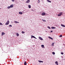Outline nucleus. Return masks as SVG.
Instances as JSON below:
<instances>
[{
    "instance_id": "f257e3e1",
    "label": "nucleus",
    "mask_w": 65,
    "mask_h": 65,
    "mask_svg": "<svg viewBox=\"0 0 65 65\" xmlns=\"http://www.w3.org/2000/svg\"><path fill=\"white\" fill-rule=\"evenodd\" d=\"M63 12H61L59 13V14H58V17H60V16H61L63 14Z\"/></svg>"
},
{
    "instance_id": "f03ea898",
    "label": "nucleus",
    "mask_w": 65,
    "mask_h": 65,
    "mask_svg": "<svg viewBox=\"0 0 65 65\" xmlns=\"http://www.w3.org/2000/svg\"><path fill=\"white\" fill-rule=\"evenodd\" d=\"M9 24V21H8L7 22L5 23L6 25H8Z\"/></svg>"
},
{
    "instance_id": "7ed1b4c3",
    "label": "nucleus",
    "mask_w": 65,
    "mask_h": 65,
    "mask_svg": "<svg viewBox=\"0 0 65 65\" xmlns=\"http://www.w3.org/2000/svg\"><path fill=\"white\" fill-rule=\"evenodd\" d=\"M39 38L40 39V40H43V39L40 37H39Z\"/></svg>"
},
{
    "instance_id": "20e7f679",
    "label": "nucleus",
    "mask_w": 65,
    "mask_h": 65,
    "mask_svg": "<svg viewBox=\"0 0 65 65\" xmlns=\"http://www.w3.org/2000/svg\"><path fill=\"white\" fill-rule=\"evenodd\" d=\"M30 2V0H27V1L26 2V3H29Z\"/></svg>"
},
{
    "instance_id": "39448f33",
    "label": "nucleus",
    "mask_w": 65,
    "mask_h": 65,
    "mask_svg": "<svg viewBox=\"0 0 65 65\" xmlns=\"http://www.w3.org/2000/svg\"><path fill=\"white\" fill-rule=\"evenodd\" d=\"M45 13L44 12L42 14V15H43V16L45 15Z\"/></svg>"
},
{
    "instance_id": "423d86ee",
    "label": "nucleus",
    "mask_w": 65,
    "mask_h": 65,
    "mask_svg": "<svg viewBox=\"0 0 65 65\" xmlns=\"http://www.w3.org/2000/svg\"><path fill=\"white\" fill-rule=\"evenodd\" d=\"M55 63L56 64V65H58V62L57 61H56L55 62Z\"/></svg>"
},
{
    "instance_id": "0eeeda50",
    "label": "nucleus",
    "mask_w": 65,
    "mask_h": 65,
    "mask_svg": "<svg viewBox=\"0 0 65 65\" xmlns=\"http://www.w3.org/2000/svg\"><path fill=\"white\" fill-rule=\"evenodd\" d=\"M10 7H11V8H12L13 7V5H11L10 6Z\"/></svg>"
},
{
    "instance_id": "6e6552de",
    "label": "nucleus",
    "mask_w": 65,
    "mask_h": 65,
    "mask_svg": "<svg viewBox=\"0 0 65 65\" xmlns=\"http://www.w3.org/2000/svg\"><path fill=\"white\" fill-rule=\"evenodd\" d=\"M48 38H50V39H51L52 40H53V38H51L50 37H48Z\"/></svg>"
},
{
    "instance_id": "1a4fd4ad",
    "label": "nucleus",
    "mask_w": 65,
    "mask_h": 65,
    "mask_svg": "<svg viewBox=\"0 0 65 65\" xmlns=\"http://www.w3.org/2000/svg\"><path fill=\"white\" fill-rule=\"evenodd\" d=\"M5 34V33H4V32H3L2 33V36H3V35H4Z\"/></svg>"
},
{
    "instance_id": "9d476101",
    "label": "nucleus",
    "mask_w": 65,
    "mask_h": 65,
    "mask_svg": "<svg viewBox=\"0 0 65 65\" xmlns=\"http://www.w3.org/2000/svg\"><path fill=\"white\" fill-rule=\"evenodd\" d=\"M19 13L20 14H23V13L21 12H19Z\"/></svg>"
},
{
    "instance_id": "9b49d317",
    "label": "nucleus",
    "mask_w": 65,
    "mask_h": 65,
    "mask_svg": "<svg viewBox=\"0 0 65 65\" xmlns=\"http://www.w3.org/2000/svg\"><path fill=\"white\" fill-rule=\"evenodd\" d=\"M61 26L63 27H65V26L63 24H61Z\"/></svg>"
},
{
    "instance_id": "f8f14e48",
    "label": "nucleus",
    "mask_w": 65,
    "mask_h": 65,
    "mask_svg": "<svg viewBox=\"0 0 65 65\" xmlns=\"http://www.w3.org/2000/svg\"><path fill=\"white\" fill-rule=\"evenodd\" d=\"M41 47H42V48H44V45H41Z\"/></svg>"
},
{
    "instance_id": "ddd939ff",
    "label": "nucleus",
    "mask_w": 65,
    "mask_h": 65,
    "mask_svg": "<svg viewBox=\"0 0 65 65\" xmlns=\"http://www.w3.org/2000/svg\"><path fill=\"white\" fill-rule=\"evenodd\" d=\"M52 29H56V27H51Z\"/></svg>"
},
{
    "instance_id": "4468645a",
    "label": "nucleus",
    "mask_w": 65,
    "mask_h": 65,
    "mask_svg": "<svg viewBox=\"0 0 65 65\" xmlns=\"http://www.w3.org/2000/svg\"><path fill=\"white\" fill-rule=\"evenodd\" d=\"M52 46H54V43H53L52 44Z\"/></svg>"
},
{
    "instance_id": "2eb2a0df",
    "label": "nucleus",
    "mask_w": 65,
    "mask_h": 65,
    "mask_svg": "<svg viewBox=\"0 0 65 65\" xmlns=\"http://www.w3.org/2000/svg\"><path fill=\"white\" fill-rule=\"evenodd\" d=\"M16 34L17 35V36H19V34H18V33H16Z\"/></svg>"
},
{
    "instance_id": "dca6fc26",
    "label": "nucleus",
    "mask_w": 65,
    "mask_h": 65,
    "mask_svg": "<svg viewBox=\"0 0 65 65\" xmlns=\"http://www.w3.org/2000/svg\"><path fill=\"white\" fill-rule=\"evenodd\" d=\"M26 64H27V62H26V61H25L24 63V65H26Z\"/></svg>"
},
{
    "instance_id": "f3484780",
    "label": "nucleus",
    "mask_w": 65,
    "mask_h": 65,
    "mask_svg": "<svg viewBox=\"0 0 65 65\" xmlns=\"http://www.w3.org/2000/svg\"><path fill=\"white\" fill-rule=\"evenodd\" d=\"M14 22L15 23H16V24H17V23H19V22H18L16 21H14Z\"/></svg>"
},
{
    "instance_id": "a211bd4d",
    "label": "nucleus",
    "mask_w": 65,
    "mask_h": 65,
    "mask_svg": "<svg viewBox=\"0 0 65 65\" xmlns=\"http://www.w3.org/2000/svg\"><path fill=\"white\" fill-rule=\"evenodd\" d=\"M47 1L48 2H50V3H51V1H49V0H47Z\"/></svg>"
},
{
    "instance_id": "6ab92c4d",
    "label": "nucleus",
    "mask_w": 65,
    "mask_h": 65,
    "mask_svg": "<svg viewBox=\"0 0 65 65\" xmlns=\"http://www.w3.org/2000/svg\"><path fill=\"white\" fill-rule=\"evenodd\" d=\"M28 7H29V8H31V5H28Z\"/></svg>"
},
{
    "instance_id": "aec40b11",
    "label": "nucleus",
    "mask_w": 65,
    "mask_h": 65,
    "mask_svg": "<svg viewBox=\"0 0 65 65\" xmlns=\"http://www.w3.org/2000/svg\"><path fill=\"white\" fill-rule=\"evenodd\" d=\"M9 27H12V25H9Z\"/></svg>"
},
{
    "instance_id": "412c9836",
    "label": "nucleus",
    "mask_w": 65,
    "mask_h": 65,
    "mask_svg": "<svg viewBox=\"0 0 65 65\" xmlns=\"http://www.w3.org/2000/svg\"><path fill=\"white\" fill-rule=\"evenodd\" d=\"M22 34H24L25 33V32L22 31Z\"/></svg>"
},
{
    "instance_id": "4be33fe9",
    "label": "nucleus",
    "mask_w": 65,
    "mask_h": 65,
    "mask_svg": "<svg viewBox=\"0 0 65 65\" xmlns=\"http://www.w3.org/2000/svg\"><path fill=\"white\" fill-rule=\"evenodd\" d=\"M31 37H32V38H35V37H34V36H31Z\"/></svg>"
},
{
    "instance_id": "5701e85b",
    "label": "nucleus",
    "mask_w": 65,
    "mask_h": 65,
    "mask_svg": "<svg viewBox=\"0 0 65 65\" xmlns=\"http://www.w3.org/2000/svg\"><path fill=\"white\" fill-rule=\"evenodd\" d=\"M62 35H60V37H62Z\"/></svg>"
},
{
    "instance_id": "b1692460",
    "label": "nucleus",
    "mask_w": 65,
    "mask_h": 65,
    "mask_svg": "<svg viewBox=\"0 0 65 65\" xmlns=\"http://www.w3.org/2000/svg\"><path fill=\"white\" fill-rule=\"evenodd\" d=\"M52 54L53 55H55V52H53Z\"/></svg>"
},
{
    "instance_id": "393cba45",
    "label": "nucleus",
    "mask_w": 65,
    "mask_h": 65,
    "mask_svg": "<svg viewBox=\"0 0 65 65\" xmlns=\"http://www.w3.org/2000/svg\"><path fill=\"white\" fill-rule=\"evenodd\" d=\"M11 8L10 6H9V7H7L8 8Z\"/></svg>"
},
{
    "instance_id": "a878e982",
    "label": "nucleus",
    "mask_w": 65,
    "mask_h": 65,
    "mask_svg": "<svg viewBox=\"0 0 65 65\" xmlns=\"http://www.w3.org/2000/svg\"><path fill=\"white\" fill-rule=\"evenodd\" d=\"M47 27H48V28L50 29H51V27H50L49 26H48Z\"/></svg>"
},
{
    "instance_id": "bb28decb",
    "label": "nucleus",
    "mask_w": 65,
    "mask_h": 65,
    "mask_svg": "<svg viewBox=\"0 0 65 65\" xmlns=\"http://www.w3.org/2000/svg\"><path fill=\"white\" fill-rule=\"evenodd\" d=\"M42 21H43V22H46V21L45 20H42Z\"/></svg>"
},
{
    "instance_id": "cd10ccee",
    "label": "nucleus",
    "mask_w": 65,
    "mask_h": 65,
    "mask_svg": "<svg viewBox=\"0 0 65 65\" xmlns=\"http://www.w3.org/2000/svg\"><path fill=\"white\" fill-rule=\"evenodd\" d=\"M61 55H63V54H64V53L63 52H61Z\"/></svg>"
},
{
    "instance_id": "c85d7f7f",
    "label": "nucleus",
    "mask_w": 65,
    "mask_h": 65,
    "mask_svg": "<svg viewBox=\"0 0 65 65\" xmlns=\"http://www.w3.org/2000/svg\"><path fill=\"white\" fill-rule=\"evenodd\" d=\"M38 62H40V63H41V61L38 60Z\"/></svg>"
},
{
    "instance_id": "c756f323",
    "label": "nucleus",
    "mask_w": 65,
    "mask_h": 65,
    "mask_svg": "<svg viewBox=\"0 0 65 65\" xmlns=\"http://www.w3.org/2000/svg\"><path fill=\"white\" fill-rule=\"evenodd\" d=\"M0 25H2V24L0 22Z\"/></svg>"
},
{
    "instance_id": "7c9ffc66",
    "label": "nucleus",
    "mask_w": 65,
    "mask_h": 65,
    "mask_svg": "<svg viewBox=\"0 0 65 65\" xmlns=\"http://www.w3.org/2000/svg\"><path fill=\"white\" fill-rule=\"evenodd\" d=\"M13 2H14V0H11Z\"/></svg>"
},
{
    "instance_id": "2f4dec72",
    "label": "nucleus",
    "mask_w": 65,
    "mask_h": 65,
    "mask_svg": "<svg viewBox=\"0 0 65 65\" xmlns=\"http://www.w3.org/2000/svg\"><path fill=\"white\" fill-rule=\"evenodd\" d=\"M50 32H51V33H52V32H53V31L51 30V31H50Z\"/></svg>"
},
{
    "instance_id": "473e14b6",
    "label": "nucleus",
    "mask_w": 65,
    "mask_h": 65,
    "mask_svg": "<svg viewBox=\"0 0 65 65\" xmlns=\"http://www.w3.org/2000/svg\"><path fill=\"white\" fill-rule=\"evenodd\" d=\"M41 62H43V61H41Z\"/></svg>"
},
{
    "instance_id": "72a5a7b5",
    "label": "nucleus",
    "mask_w": 65,
    "mask_h": 65,
    "mask_svg": "<svg viewBox=\"0 0 65 65\" xmlns=\"http://www.w3.org/2000/svg\"><path fill=\"white\" fill-rule=\"evenodd\" d=\"M39 1V3H40V1Z\"/></svg>"
},
{
    "instance_id": "f704fd0d",
    "label": "nucleus",
    "mask_w": 65,
    "mask_h": 65,
    "mask_svg": "<svg viewBox=\"0 0 65 65\" xmlns=\"http://www.w3.org/2000/svg\"><path fill=\"white\" fill-rule=\"evenodd\" d=\"M35 38L36 39H37V38H36V37H35V38Z\"/></svg>"
},
{
    "instance_id": "c9c22d12",
    "label": "nucleus",
    "mask_w": 65,
    "mask_h": 65,
    "mask_svg": "<svg viewBox=\"0 0 65 65\" xmlns=\"http://www.w3.org/2000/svg\"><path fill=\"white\" fill-rule=\"evenodd\" d=\"M38 1H40V0H38Z\"/></svg>"
},
{
    "instance_id": "e433bc0d",
    "label": "nucleus",
    "mask_w": 65,
    "mask_h": 65,
    "mask_svg": "<svg viewBox=\"0 0 65 65\" xmlns=\"http://www.w3.org/2000/svg\"><path fill=\"white\" fill-rule=\"evenodd\" d=\"M31 38H32V37H31Z\"/></svg>"
}]
</instances>
